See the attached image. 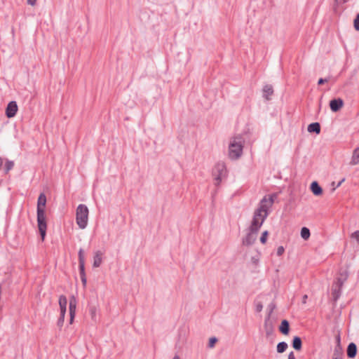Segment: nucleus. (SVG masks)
Instances as JSON below:
<instances>
[{
	"label": "nucleus",
	"instance_id": "nucleus-1",
	"mask_svg": "<svg viewBox=\"0 0 359 359\" xmlns=\"http://www.w3.org/2000/svg\"><path fill=\"white\" fill-rule=\"evenodd\" d=\"M275 197V195H271L268 198L265 196L261 200L259 207L254 212L248 233L242 240L243 245H252L257 240V233L269 214Z\"/></svg>",
	"mask_w": 359,
	"mask_h": 359
},
{
	"label": "nucleus",
	"instance_id": "nucleus-2",
	"mask_svg": "<svg viewBox=\"0 0 359 359\" xmlns=\"http://www.w3.org/2000/svg\"><path fill=\"white\" fill-rule=\"evenodd\" d=\"M46 204V196L43 193H41L37 201V225L42 241L45 238L47 229L45 215Z\"/></svg>",
	"mask_w": 359,
	"mask_h": 359
},
{
	"label": "nucleus",
	"instance_id": "nucleus-3",
	"mask_svg": "<svg viewBox=\"0 0 359 359\" xmlns=\"http://www.w3.org/2000/svg\"><path fill=\"white\" fill-rule=\"evenodd\" d=\"M244 139L242 136L233 137L229 140L228 156L231 160H237L241 157L244 147Z\"/></svg>",
	"mask_w": 359,
	"mask_h": 359
},
{
	"label": "nucleus",
	"instance_id": "nucleus-4",
	"mask_svg": "<svg viewBox=\"0 0 359 359\" xmlns=\"http://www.w3.org/2000/svg\"><path fill=\"white\" fill-rule=\"evenodd\" d=\"M89 210L88 207L84 204L78 205L76 210V224L81 229L86 228L88 222Z\"/></svg>",
	"mask_w": 359,
	"mask_h": 359
},
{
	"label": "nucleus",
	"instance_id": "nucleus-5",
	"mask_svg": "<svg viewBox=\"0 0 359 359\" xmlns=\"http://www.w3.org/2000/svg\"><path fill=\"white\" fill-rule=\"evenodd\" d=\"M226 175V165L223 162L217 163L213 169V176L215 184L218 185Z\"/></svg>",
	"mask_w": 359,
	"mask_h": 359
},
{
	"label": "nucleus",
	"instance_id": "nucleus-6",
	"mask_svg": "<svg viewBox=\"0 0 359 359\" xmlns=\"http://www.w3.org/2000/svg\"><path fill=\"white\" fill-rule=\"evenodd\" d=\"M18 111V104L15 101L10 102L6 109V114L8 118H12L15 116Z\"/></svg>",
	"mask_w": 359,
	"mask_h": 359
},
{
	"label": "nucleus",
	"instance_id": "nucleus-7",
	"mask_svg": "<svg viewBox=\"0 0 359 359\" xmlns=\"http://www.w3.org/2000/svg\"><path fill=\"white\" fill-rule=\"evenodd\" d=\"M344 105V101L341 98L333 99L330 102V107L332 111H338Z\"/></svg>",
	"mask_w": 359,
	"mask_h": 359
},
{
	"label": "nucleus",
	"instance_id": "nucleus-8",
	"mask_svg": "<svg viewBox=\"0 0 359 359\" xmlns=\"http://www.w3.org/2000/svg\"><path fill=\"white\" fill-rule=\"evenodd\" d=\"M76 298L72 296L69 300V315H70V323H72L75 313H76Z\"/></svg>",
	"mask_w": 359,
	"mask_h": 359
},
{
	"label": "nucleus",
	"instance_id": "nucleus-9",
	"mask_svg": "<svg viewBox=\"0 0 359 359\" xmlns=\"http://www.w3.org/2000/svg\"><path fill=\"white\" fill-rule=\"evenodd\" d=\"M102 255H103V253L100 250H97L96 252H95L94 256H93V266L94 268L100 267V265L102 264Z\"/></svg>",
	"mask_w": 359,
	"mask_h": 359
},
{
	"label": "nucleus",
	"instance_id": "nucleus-10",
	"mask_svg": "<svg viewBox=\"0 0 359 359\" xmlns=\"http://www.w3.org/2000/svg\"><path fill=\"white\" fill-rule=\"evenodd\" d=\"M98 312L99 309L97 306L95 305H90L89 306V313L90 315V318L93 321L97 322L98 320Z\"/></svg>",
	"mask_w": 359,
	"mask_h": 359
},
{
	"label": "nucleus",
	"instance_id": "nucleus-11",
	"mask_svg": "<svg viewBox=\"0 0 359 359\" xmlns=\"http://www.w3.org/2000/svg\"><path fill=\"white\" fill-rule=\"evenodd\" d=\"M357 353V346L354 343H350L347 348V355L350 358H353Z\"/></svg>",
	"mask_w": 359,
	"mask_h": 359
},
{
	"label": "nucleus",
	"instance_id": "nucleus-12",
	"mask_svg": "<svg viewBox=\"0 0 359 359\" xmlns=\"http://www.w3.org/2000/svg\"><path fill=\"white\" fill-rule=\"evenodd\" d=\"M311 190L316 196H320L323 193V189L316 181L313 182L311 184Z\"/></svg>",
	"mask_w": 359,
	"mask_h": 359
},
{
	"label": "nucleus",
	"instance_id": "nucleus-13",
	"mask_svg": "<svg viewBox=\"0 0 359 359\" xmlns=\"http://www.w3.org/2000/svg\"><path fill=\"white\" fill-rule=\"evenodd\" d=\"M289 322L287 320H282L280 325L279 327L280 332L283 334H287L290 330Z\"/></svg>",
	"mask_w": 359,
	"mask_h": 359
},
{
	"label": "nucleus",
	"instance_id": "nucleus-14",
	"mask_svg": "<svg viewBox=\"0 0 359 359\" xmlns=\"http://www.w3.org/2000/svg\"><path fill=\"white\" fill-rule=\"evenodd\" d=\"M273 88L270 85H266L264 86V88H263V97L266 99V100H269L270 99V96L273 94Z\"/></svg>",
	"mask_w": 359,
	"mask_h": 359
},
{
	"label": "nucleus",
	"instance_id": "nucleus-15",
	"mask_svg": "<svg viewBox=\"0 0 359 359\" xmlns=\"http://www.w3.org/2000/svg\"><path fill=\"white\" fill-rule=\"evenodd\" d=\"M307 130L309 133H316V134H318L320 132V126L317 122L312 123L309 125Z\"/></svg>",
	"mask_w": 359,
	"mask_h": 359
},
{
	"label": "nucleus",
	"instance_id": "nucleus-16",
	"mask_svg": "<svg viewBox=\"0 0 359 359\" xmlns=\"http://www.w3.org/2000/svg\"><path fill=\"white\" fill-rule=\"evenodd\" d=\"M302 346V342L301 338L297 336L294 337L292 340V347L295 350L299 351V350H301Z\"/></svg>",
	"mask_w": 359,
	"mask_h": 359
},
{
	"label": "nucleus",
	"instance_id": "nucleus-17",
	"mask_svg": "<svg viewBox=\"0 0 359 359\" xmlns=\"http://www.w3.org/2000/svg\"><path fill=\"white\" fill-rule=\"evenodd\" d=\"M67 299L65 296L61 295L59 298V305L60 311H66Z\"/></svg>",
	"mask_w": 359,
	"mask_h": 359
},
{
	"label": "nucleus",
	"instance_id": "nucleus-18",
	"mask_svg": "<svg viewBox=\"0 0 359 359\" xmlns=\"http://www.w3.org/2000/svg\"><path fill=\"white\" fill-rule=\"evenodd\" d=\"M351 163L353 165L359 164V147L354 150Z\"/></svg>",
	"mask_w": 359,
	"mask_h": 359
},
{
	"label": "nucleus",
	"instance_id": "nucleus-19",
	"mask_svg": "<svg viewBox=\"0 0 359 359\" xmlns=\"http://www.w3.org/2000/svg\"><path fill=\"white\" fill-rule=\"evenodd\" d=\"M346 278H347L346 273H345L344 275L341 274V277L337 278V280L336 281V283H334V285L339 287V288H341L344 281L346 280Z\"/></svg>",
	"mask_w": 359,
	"mask_h": 359
},
{
	"label": "nucleus",
	"instance_id": "nucleus-20",
	"mask_svg": "<svg viewBox=\"0 0 359 359\" xmlns=\"http://www.w3.org/2000/svg\"><path fill=\"white\" fill-rule=\"evenodd\" d=\"M341 289V288H339L337 285H333L332 295L334 301H337L340 297Z\"/></svg>",
	"mask_w": 359,
	"mask_h": 359
},
{
	"label": "nucleus",
	"instance_id": "nucleus-21",
	"mask_svg": "<svg viewBox=\"0 0 359 359\" xmlns=\"http://www.w3.org/2000/svg\"><path fill=\"white\" fill-rule=\"evenodd\" d=\"M287 344L285 341H281L277 345V352L279 353H282L286 351L287 348Z\"/></svg>",
	"mask_w": 359,
	"mask_h": 359
},
{
	"label": "nucleus",
	"instance_id": "nucleus-22",
	"mask_svg": "<svg viewBox=\"0 0 359 359\" xmlns=\"http://www.w3.org/2000/svg\"><path fill=\"white\" fill-rule=\"evenodd\" d=\"M14 167V162L13 161L6 160L4 165L5 172L8 173Z\"/></svg>",
	"mask_w": 359,
	"mask_h": 359
},
{
	"label": "nucleus",
	"instance_id": "nucleus-23",
	"mask_svg": "<svg viewBox=\"0 0 359 359\" xmlns=\"http://www.w3.org/2000/svg\"><path fill=\"white\" fill-rule=\"evenodd\" d=\"M301 236L303 239L307 240L310 237V231L306 227H303L301 229Z\"/></svg>",
	"mask_w": 359,
	"mask_h": 359
},
{
	"label": "nucleus",
	"instance_id": "nucleus-24",
	"mask_svg": "<svg viewBox=\"0 0 359 359\" xmlns=\"http://www.w3.org/2000/svg\"><path fill=\"white\" fill-rule=\"evenodd\" d=\"M332 359H342V352L339 348L334 349Z\"/></svg>",
	"mask_w": 359,
	"mask_h": 359
},
{
	"label": "nucleus",
	"instance_id": "nucleus-25",
	"mask_svg": "<svg viewBox=\"0 0 359 359\" xmlns=\"http://www.w3.org/2000/svg\"><path fill=\"white\" fill-rule=\"evenodd\" d=\"M65 313H66V311L63 312V311H60V316L57 320V326L58 327H61L63 325Z\"/></svg>",
	"mask_w": 359,
	"mask_h": 359
},
{
	"label": "nucleus",
	"instance_id": "nucleus-26",
	"mask_svg": "<svg viewBox=\"0 0 359 359\" xmlns=\"http://www.w3.org/2000/svg\"><path fill=\"white\" fill-rule=\"evenodd\" d=\"M79 263L82 264V262H85L84 252L83 249H80L79 250Z\"/></svg>",
	"mask_w": 359,
	"mask_h": 359
},
{
	"label": "nucleus",
	"instance_id": "nucleus-27",
	"mask_svg": "<svg viewBox=\"0 0 359 359\" xmlns=\"http://www.w3.org/2000/svg\"><path fill=\"white\" fill-rule=\"evenodd\" d=\"M268 234H269V233L267 231H264L262 233V236L260 237V242L264 244L266 242Z\"/></svg>",
	"mask_w": 359,
	"mask_h": 359
},
{
	"label": "nucleus",
	"instance_id": "nucleus-28",
	"mask_svg": "<svg viewBox=\"0 0 359 359\" xmlns=\"http://www.w3.org/2000/svg\"><path fill=\"white\" fill-rule=\"evenodd\" d=\"M353 25L355 30L359 31V13L356 15L353 21Z\"/></svg>",
	"mask_w": 359,
	"mask_h": 359
},
{
	"label": "nucleus",
	"instance_id": "nucleus-29",
	"mask_svg": "<svg viewBox=\"0 0 359 359\" xmlns=\"http://www.w3.org/2000/svg\"><path fill=\"white\" fill-rule=\"evenodd\" d=\"M351 238L355 240L359 243V231H355L351 233Z\"/></svg>",
	"mask_w": 359,
	"mask_h": 359
},
{
	"label": "nucleus",
	"instance_id": "nucleus-30",
	"mask_svg": "<svg viewBox=\"0 0 359 359\" xmlns=\"http://www.w3.org/2000/svg\"><path fill=\"white\" fill-rule=\"evenodd\" d=\"M217 341V339L216 337H211L209 339V344H208L209 348H213Z\"/></svg>",
	"mask_w": 359,
	"mask_h": 359
},
{
	"label": "nucleus",
	"instance_id": "nucleus-31",
	"mask_svg": "<svg viewBox=\"0 0 359 359\" xmlns=\"http://www.w3.org/2000/svg\"><path fill=\"white\" fill-rule=\"evenodd\" d=\"M284 252V248L283 246H280L277 249V255L281 256Z\"/></svg>",
	"mask_w": 359,
	"mask_h": 359
},
{
	"label": "nucleus",
	"instance_id": "nucleus-32",
	"mask_svg": "<svg viewBox=\"0 0 359 359\" xmlns=\"http://www.w3.org/2000/svg\"><path fill=\"white\" fill-rule=\"evenodd\" d=\"M79 269L81 271V274L84 275L85 271V262H82V264L79 263Z\"/></svg>",
	"mask_w": 359,
	"mask_h": 359
},
{
	"label": "nucleus",
	"instance_id": "nucleus-33",
	"mask_svg": "<svg viewBox=\"0 0 359 359\" xmlns=\"http://www.w3.org/2000/svg\"><path fill=\"white\" fill-rule=\"evenodd\" d=\"M263 309V305L262 304V303H257L255 306V309H256V311L257 312H260L262 311Z\"/></svg>",
	"mask_w": 359,
	"mask_h": 359
},
{
	"label": "nucleus",
	"instance_id": "nucleus-34",
	"mask_svg": "<svg viewBox=\"0 0 359 359\" xmlns=\"http://www.w3.org/2000/svg\"><path fill=\"white\" fill-rule=\"evenodd\" d=\"M328 81H329V79H323V78H320V79H319V80H318V83L319 85H321V84H323V83H325L327 82Z\"/></svg>",
	"mask_w": 359,
	"mask_h": 359
},
{
	"label": "nucleus",
	"instance_id": "nucleus-35",
	"mask_svg": "<svg viewBox=\"0 0 359 359\" xmlns=\"http://www.w3.org/2000/svg\"><path fill=\"white\" fill-rule=\"evenodd\" d=\"M287 359H295V355L294 354V353L292 351H291L289 354H288V358Z\"/></svg>",
	"mask_w": 359,
	"mask_h": 359
},
{
	"label": "nucleus",
	"instance_id": "nucleus-36",
	"mask_svg": "<svg viewBox=\"0 0 359 359\" xmlns=\"http://www.w3.org/2000/svg\"><path fill=\"white\" fill-rule=\"evenodd\" d=\"M27 4L31 6H34L36 4V0H27Z\"/></svg>",
	"mask_w": 359,
	"mask_h": 359
},
{
	"label": "nucleus",
	"instance_id": "nucleus-37",
	"mask_svg": "<svg viewBox=\"0 0 359 359\" xmlns=\"http://www.w3.org/2000/svg\"><path fill=\"white\" fill-rule=\"evenodd\" d=\"M307 298H308L307 294H304L303 296V297H302V303L303 304H306Z\"/></svg>",
	"mask_w": 359,
	"mask_h": 359
},
{
	"label": "nucleus",
	"instance_id": "nucleus-38",
	"mask_svg": "<svg viewBox=\"0 0 359 359\" xmlns=\"http://www.w3.org/2000/svg\"><path fill=\"white\" fill-rule=\"evenodd\" d=\"M337 1V4H345L346 3L348 0H335Z\"/></svg>",
	"mask_w": 359,
	"mask_h": 359
},
{
	"label": "nucleus",
	"instance_id": "nucleus-39",
	"mask_svg": "<svg viewBox=\"0 0 359 359\" xmlns=\"http://www.w3.org/2000/svg\"><path fill=\"white\" fill-rule=\"evenodd\" d=\"M344 181V179L341 180V181L337 184V187H339L341 184V183H342Z\"/></svg>",
	"mask_w": 359,
	"mask_h": 359
},
{
	"label": "nucleus",
	"instance_id": "nucleus-40",
	"mask_svg": "<svg viewBox=\"0 0 359 359\" xmlns=\"http://www.w3.org/2000/svg\"><path fill=\"white\" fill-rule=\"evenodd\" d=\"M172 359H180V356H179V355H175V356L173 357V358H172Z\"/></svg>",
	"mask_w": 359,
	"mask_h": 359
},
{
	"label": "nucleus",
	"instance_id": "nucleus-41",
	"mask_svg": "<svg viewBox=\"0 0 359 359\" xmlns=\"http://www.w3.org/2000/svg\"><path fill=\"white\" fill-rule=\"evenodd\" d=\"M3 164V159L1 158H0V168L1 167Z\"/></svg>",
	"mask_w": 359,
	"mask_h": 359
},
{
	"label": "nucleus",
	"instance_id": "nucleus-42",
	"mask_svg": "<svg viewBox=\"0 0 359 359\" xmlns=\"http://www.w3.org/2000/svg\"><path fill=\"white\" fill-rule=\"evenodd\" d=\"M82 281H83V283H86V279L85 277L82 278Z\"/></svg>",
	"mask_w": 359,
	"mask_h": 359
}]
</instances>
